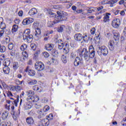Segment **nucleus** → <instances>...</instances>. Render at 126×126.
<instances>
[{
    "mask_svg": "<svg viewBox=\"0 0 126 126\" xmlns=\"http://www.w3.org/2000/svg\"><path fill=\"white\" fill-rule=\"evenodd\" d=\"M34 114H35L34 110H32L30 112H29V115H30V116H34Z\"/></svg>",
    "mask_w": 126,
    "mask_h": 126,
    "instance_id": "nucleus-54",
    "label": "nucleus"
},
{
    "mask_svg": "<svg viewBox=\"0 0 126 126\" xmlns=\"http://www.w3.org/2000/svg\"><path fill=\"white\" fill-rule=\"evenodd\" d=\"M51 63H54V64H56L57 63V60L55 59H52L51 60Z\"/></svg>",
    "mask_w": 126,
    "mask_h": 126,
    "instance_id": "nucleus-57",
    "label": "nucleus"
},
{
    "mask_svg": "<svg viewBox=\"0 0 126 126\" xmlns=\"http://www.w3.org/2000/svg\"><path fill=\"white\" fill-rule=\"evenodd\" d=\"M55 45L54 44H49L48 43L45 45V48H54Z\"/></svg>",
    "mask_w": 126,
    "mask_h": 126,
    "instance_id": "nucleus-34",
    "label": "nucleus"
},
{
    "mask_svg": "<svg viewBox=\"0 0 126 126\" xmlns=\"http://www.w3.org/2000/svg\"><path fill=\"white\" fill-rule=\"evenodd\" d=\"M53 31H48L46 33H44V36L47 37V36H49L50 34H53Z\"/></svg>",
    "mask_w": 126,
    "mask_h": 126,
    "instance_id": "nucleus-47",
    "label": "nucleus"
},
{
    "mask_svg": "<svg viewBox=\"0 0 126 126\" xmlns=\"http://www.w3.org/2000/svg\"><path fill=\"white\" fill-rule=\"evenodd\" d=\"M1 113L0 112V116ZM0 126H11L10 123L8 122H4V121H1V118L0 117Z\"/></svg>",
    "mask_w": 126,
    "mask_h": 126,
    "instance_id": "nucleus-18",
    "label": "nucleus"
},
{
    "mask_svg": "<svg viewBox=\"0 0 126 126\" xmlns=\"http://www.w3.org/2000/svg\"><path fill=\"white\" fill-rule=\"evenodd\" d=\"M50 110V106L48 105H45L43 108V111L44 112H48Z\"/></svg>",
    "mask_w": 126,
    "mask_h": 126,
    "instance_id": "nucleus-41",
    "label": "nucleus"
},
{
    "mask_svg": "<svg viewBox=\"0 0 126 126\" xmlns=\"http://www.w3.org/2000/svg\"><path fill=\"white\" fill-rule=\"evenodd\" d=\"M64 29H65V26L64 25H62L58 28L57 31L59 33H62V32H63Z\"/></svg>",
    "mask_w": 126,
    "mask_h": 126,
    "instance_id": "nucleus-23",
    "label": "nucleus"
},
{
    "mask_svg": "<svg viewBox=\"0 0 126 126\" xmlns=\"http://www.w3.org/2000/svg\"><path fill=\"white\" fill-rule=\"evenodd\" d=\"M2 85L3 87V88H4L5 89L7 88V85H6V84H5V83H4V82L2 83Z\"/></svg>",
    "mask_w": 126,
    "mask_h": 126,
    "instance_id": "nucleus-63",
    "label": "nucleus"
},
{
    "mask_svg": "<svg viewBox=\"0 0 126 126\" xmlns=\"http://www.w3.org/2000/svg\"><path fill=\"white\" fill-rule=\"evenodd\" d=\"M13 115V118L15 121H16L17 120V118H18V114H17L16 112H13V113H12Z\"/></svg>",
    "mask_w": 126,
    "mask_h": 126,
    "instance_id": "nucleus-37",
    "label": "nucleus"
},
{
    "mask_svg": "<svg viewBox=\"0 0 126 126\" xmlns=\"http://www.w3.org/2000/svg\"><path fill=\"white\" fill-rule=\"evenodd\" d=\"M10 91H15V86L13 85H10L9 86Z\"/></svg>",
    "mask_w": 126,
    "mask_h": 126,
    "instance_id": "nucleus-46",
    "label": "nucleus"
},
{
    "mask_svg": "<svg viewBox=\"0 0 126 126\" xmlns=\"http://www.w3.org/2000/svg\"><path fill=\"white\" fill-rule=\"evenodd\" d=\"M47 13L50 15V17L56 18V19L53 22L48 21V27H52L54 24H57V23H59V22H61V21L65 20V18H64V17H63V15H61V13L60 12H57V14L58 15L57 16H56V14L52 12L50 9L47 10Z\"/></svg>",
    "mask_w": 126,
    "mask_h": 126,
    "instance_id": "nucleus-1",
    "label": "nucleus"
},
{
    "mask_svg": "<svg viewBox=\"0 0 126 126\" xmlns=\"http://www.w3.org/2000/svg\"><path fill=\"white\" fill-rule=\"evenodd\" d=\"M83 40L84 42H81V44L82 46L85 44L87 42L89 41V37L87 36V34H85L84 36H83Z\"/></svg>",
    "mask_w": 126,
    "mask_h": 126,
    "instance_id": "nucleus-20",
    "label": "nucleus"
},
{
    "mask_svg": "<svg viewBox=\"0 0 126 126\" xmlns=\"http://www.w3.org/2000/svg\"><path fill=\"white\" fill-rule=\"evenodd\" d=\"M33 102H38L40 100V98L37 95L33 96Z\"/></svg>",
    "mask_w": 126,
    "mask_h": 126,
    "instance_id": "nucleus-36",
    "label": "nucleus"
},
{
    "mask_svg": "<svg viewBox=\"0 0 126 126\" xmlns=\"http://www.w3.org/2000/svg\"><path fill=\"white\" fill-rule=\"evenodd\" d=\"M33 26L34 28H38V26H39V24L38 23H34L33 24Z\"/></svg>",
    "mask_w": 126,
    "mask_h": 126,
    "instance_id": "nucleus-59",
    "label": "nucleus"
},
{
    "mask_svg": "<svg viewBox=\"0 0 126 126\" xmlns=\"http://www.w3.org/2000/svg\"><path fill=\"white\" fill-rule=\"evenodd\" d=\"M22 55L23 56V59L25 60L28 58V54H27V52L26 51L22 52Z\"/></svg>",
    "mask_w": 126,
    "mask_h": 126,
    "instance_id": "nucleus-39",
    "label": "nucleus"
},
{
    "mask_svg": "<svg viewBox=\"0 0 126 126\" xmlns=\"http://www.w3.org/2000/svg\"><path fill=\"white\" fill-rule=\"evenodd\" d=\"M121 41L122 43H125V42H126V34H125L124 36H121Z\"/></svg>",
    "mask_w": 126,
    "mask_h": 126,
    "instance_id": "nucleus-35",
    "label": "nucleus"
},
{
    "mask_svg": "<svg viewBox=\"0 0 126 126\" xmlns=\"http://www.w3.org/2000/svg\"><path fill=\"white\" fill-rule=\"evenodd\" d=\"M74 38L77 41H81L82 40V34L81 33H77L74 35Z\"/></svg>",
    "mask_w": 126,
    "mask_h": 126,
    "instance_id": "nucleus-21",
    "label": "nucleus"
},
{
    "mask_svg": "<svg viewBox=\"0 0 126 126\" xmlns=\"http://www.w3.org/2000/svg\"><path fill=\"white\" fill-rule=\"evenodd\" d=\"M42 124H43V125H45V126H48L49 125V121L48 120V119H45L44 120H43Z\"/></svg>",
    "mask_w": 126,
    "mask_h": 126,
    "instance_id": "nucleus-44",
    "label": "nucleus"
},
{
    "mask_svg": "<svg viewBox=\"0 0 126 126\" xmlns=\"http://www.w3.org/2000/svg\"><path fill=\"white\" fill-rule=\"evenodd\" d=\"M18 29V26L17 25H14L12 27L11 32L12 33H15L17 31Z\"/></svg>",
    "mask_w": 126,
    "mask_h": 126,
    "instance_id": "nucleus-26",
    "label": "nucleus"
},
{
    "mask_svg": "<svg viewBox=\"0 0 126 126\" xmlns=\"http://www.w3.org/2000/svg\"><path fill=\"white\" fill-rule=\"evenodd\" d=\"M33 107V104L32 103L27 102L24 105V108L25 110H30Z\"/></svg>",
    "mask_w": 126,
    "mask_h": 126,
    "instance_id": "nucleus-13",
    "label": "nucleus"
},
{
    "mask_svg": "<svg viewBox=\"0 0 126 126\" xmlns=\"http://www.w3.org/2000/svg\"><path fill=\"white\" fill-rule=\"evenodd\" d=\"M43 56L44 57V58H48L49 55V53H48L46 52L43 53Z\"/></svg>",
    "mask_w": 126,
    "mask_h": 126,
    "instance_id": "nucleus-52",
    "label": "nucleus"
},
{
    "mask_svg": "<svg viewBox=\"0 0 126 126\" xmlns=\"http://www.w3.org/2000/svg\"><path fill=\"white\" fill-rule=\"evenodd\" d=\"M41 87L37 85L34 86L32 87L33 90H34V91H37V92H41Z\"/></svg>",
    "mask_w": 126,
    "mask_h": 126,
    "instance_id": "nucleus-24",
    "label": "nucleus"
},
{
    "mask_svg": "<svg viewBox=\"0 0 126 126\" xmlns=\"http://www.w3.org/2000/svg\"><path fill=\"white\" fill-rule=\"evenodd\" d=\"M5 59V56L4 55L2 54L0 56V60L3 61V60H4Z\"/></svg>",
    "mask_w": 126,
    "mask_h": 126,
    "instance_id": "nucleus-58",
    "label": "nucleus"
},
{
    "mask_svg": "<svg viewBox=\"0 0 126 126\" xmlns=\"http://www.w3.org/2000/svg\"><path fill=\"white\" fill-rule=\"evenodd\" d=\"M97 9V8H87L86 10L87 12H84L82 13V14L83 15H87L88 13H92V12H94Z\"/></svg>",
    "mask_w": 126,
    "mask_h": 126,
    "instance_id": "nucleus-9",
    "label": "nucleus"
},
{
    "mask_svg": "<svg viewBox=\"0 0 126 126\" xmlns=\"http://www.w3.org/2000/svg\"><path fill=\"white\" fill-rule=\"evenodd\" d=\"M61 61H62L63 63H67V59L66 58V56L63 55L61 56Z\"/></svg>",
    "mask_w": 126,
    "mask_h": 126,
    "instance_id": "nucleus-25",
    "label": "nucleus"
},
{
    "mask_svg": "<svg viewBox=\"0 0 126 126\" xmlns=\"http://www.w3.org/2000/svg\"><path fill=\"white\" fill-rule=\"evenodd\" d=\"M51 53L53 56H55V55H58L59 52L57 51V50H56V49H53Z\"/></svg>",
    "mask_w": 126,
    "mask_h": 126,
    "instance_id": "nucleus-38",
    "label": "nucleus"
},
{
    "mask_svg": "<svg viewBox=\"0 0 126 126\" xmlns=\"http://www.w3.org/2000/svg\"><path fill=\"white\" fill-rule=\"evenodd\" d=\"M26 72H28L29 75L30 76H34L35 75L36 72L33 69L30 68L29 66L27 67L26 69L25 70Z\"/></svg>",
    "mask_w": 126,
    "mask_h": 126,
    "instance_id": "nucleus-8",
    "label": "nucleus"
},
{
    "mask_svg": "<svg viewBox=\"0 0 126 126\" xmlns=\"http://www.w3.org/2000/svg\"><path fill=\"white\" fill-rule=\"evenodd\" d=\"M10 71V69L8 66H4L3 68V71L5 74H8L9 73V71Z\"/></svg>",
    "mask_w": 126,
    "mask_h": 126,
    "instance_id": "nucleus-22",
    "label": "nucleus"
},
{
    "mask_svg": "<svg viewBox=\"0 0 126 126\" xmlns=\"http://www.w3.org/2000/svg\"><path fill=\"white\" fill-rule=\"evenodd\" d=\"M38 13V10L35 8H32L29 12V15L32 16L33 15H36Z\"/></svg>",
    "mask_w": 126,
    "mask_h": 126,
    "instance_id": "nucleus-15",
    "label": "nucleus"
},
{
    "mask_svg": "<svg viewBox=\"0 0 126 126\" xmlns=\"http://www.w3.org/2000/svg\"><path fill=\"white\" fill-rule=\"evenodd\" d=\"M89 55H88V52L87 51V49L86 48H83V51H82V54L84 53V54L83 55V58H84V60L86 61H89L91 59H93L95 56V51H94V48H89Z\"/></svg>",
    "mask_w": 126,
    "mask_h": 126,
    "instance_id": "nucleus-2",
    "label": "nucleus"
},
{
    "mask_svg": "<svg viewBox=\"0 0 126 126\" xmlns=\"http://www.w3.org/2000/svg\"><path fill=\"white\" fill-rule=\"evenodd\" d=\"M110 15H111V13H106L103 17V22H109L110 21Z\"/></svg>",
    "mask_w": 126,
    "mask_h": 126,
    "instance_id": "nucleus-14",
    "label": "nucleus"
},
{
    "mask_svg": "<svg viewBox=\"0 0 126 126\" xmlns=\"http://www.w3.org/2000/svg\"><path fill=\"white\" fill-rule=\"evenodd\" d=\"M57 45L59 48H67L69 45L66 43H63L62 40H59L57 43Z\"/></svg>",
    "mask_w": 126,
    "mask_h": 126,
    "instance_id": "nucleus-10",
    "label": "nucleus"
},
{
    "mask_svg": "<svg viewBox=\"0 0 126 126\" xmlns=\"http://www.w3.org/2000/svg\"><path fill=\"white\" fill-rule=\"evenodd\" d=\"M0 53H4L5 52V48H0Z\"/></svg>",
    "mask_w": 126,
    "mask_h": 126,
    "instance_id": "nucleus-62",
    "label": "nucleus"
},
{
    "mask_svg": "<svg viewBox=\"0 0 126 126\" xmlns=\"http://www.w3.org/2000/svg\"><path fill=\"white\" fill-rule=\"evenodd\" d=\"M5 108L6 110H8V111H9V110H10V105L5 104Z\"/></svg>",
    "mask_w": 126,
    "mask_h": 126,
    "instance_id": "nucleus-55",
    "label": "nucleus"
},
{
    "mask_svg": "<svg viewBox=\"0 0 126 126\" xmlns=\"http://www.w3.org/2000/svg\"><path fill=\"white\" fill-rule=\"evenodd\" d=\"M37 113V114H38V115L39 116H42V115H43V112H42V109L38 110Z\"/></svg>",
    "mask_w": 126,
    "mask_h": 126,
    "instance_id": "nucleus-61",
    "label": "nucleus"
},
{
    "mask_svg": "<svg viewBox=\"0 0 126 126\" xmlns=\"http://www.w3.org/2000/svg\"><path fill=\"white\" fill-rule=\"evenodd\" d=\"M7 95L8 96V97H14V95H13V94H12V93H11V92L10 91H8L7 92Z\"/></svg>",
    "mask_w": 126,
    "mask_h": 126,
    "instance_id": "nucleus-48",
    "label": "nucleus"
},
{
    "mask_svg": "<svg viewBox=\"0 0 126 126\" xmlns=\"http://www.w3.org/2000/svg\"><path fill=\"white\" fill-rule=\"evenodd\" d=\"M23 82H24V81H20L19 80H16L15 81V83L17 85H21Z\"/></svg>",
    "mask_w": 126,
    "mask_h": 126,
    "instance_id": "nucleus-42",
    "label": "nucleus"
},
{
    "mask_svg": "<svg viewBox=\"0 0 126 126\" xmlns=\"http://www.w3.org/2000/svg\"><path fill=\"white\" fill-rule=\"evenodd\" d=\"M27 102H29V103H32L33 101V95L32 96H29L27 97Z\"/></svg>",
    "mask_w": 126,
    "mask_h": 126,
    "instance_id": "nucleus-30",
    "label": "nucleus"
},
{
    "mask_svg": "<svg viewBox=\"0 0 126 126\" xmlns=\"http://www.w3.org/2000/svg\"><path fill=\"white\" fill-rule=\"evenodd\" d=\"M120 25H121V21L119 19L116 18L112 21V26H113L114 28H119Z\"/></svg>",
    "mask_w": 126,
    "mask_h": 126,
    "instance_id": "nucleus-4",
    "label": "nucleus"
},
{
    "mask_svg": "<svg viewBox=\"0 0 126 126\" xmlns=\"http://www.w3.org/2000/svg\"><path fill=\"white\" fill-rule=\"evenodd\" d=\"M121 124L123 126H126V117L122 120Z\"/></svg>",
    "mask_w": 126,
    "mask_h": 126,
    "instance_id": "nucleus-40",
    "label": "nucleus"
},
{
    "mask_svg": "<svg viewBox=\"0 0 126 126\" xmlns=\"http://www.w3.org/2000/svg\"><path fill=\"white\" fill-rule=\"evenodd\" d=\"M26 122L28 125H34V119L32 117L27 118Z\"/></svg>",
    "mask_w": 126,
    "mask_h": 126,
    "instance_id": "nucleus-17",
    "label": "nucleus"
},
{
    "mask_svg": "<svg viewBox=\"0 0 126 126\" xmlns=\"http://www.w3.org/2000/svg\"><path fill=\"white\" fill-rule=\"evenodd\" d=\"M114 34V38L115 42H118L120 40V33L117 31H114L113 32Z\"/></svg>",
    "mask_w": 126,
    "mask_h": 126,
    "instance_id": "nucleus-12",
    "label": "nucleus"
},
{
    "mask_svg": "<svg viewBox=\"0 0 126 126\" xmlns=\"http://www.w3.org/2000/svg\"><path fill=\"white\" fill-rule=\"evenodd\" d=\"M8 115H9V113L8 111H4L1 114V119L3 121H4L8 118Z\"/></svg>",
    "mask_w": 126,
    "mask_h": 126,
    "instance_id": "nucleus-16",
    "label": "nucleus"
},
{
    "mask_svg": "<svg viewBox=\"0 0 126 126\" xmlns=\"http://www.w3.org/2000/svg\"><path fill=\"white\" fill-rule=\"evenodd\" d=\"M75 29L76 31H79V29H80V25L76 24L75 27Z\"/></svg>",
    "mask_w": 126,
    "mask_h": 126,
    "instance_id": "nucleus-49",
    "label": "nucleus"
},
{
    "mask_svg": "<svg viewBox=\"0 0 126 126\" xmlns=\"http://www.w3.org/2000/svg\"><path fill=\"white\" fill-rule=\"evenodd\" d=\"M95 32H96V29L95 28H92L91 30V33L92 35H94V34H95Z\"/></svg>",
    "mask_w": 126,
    "mask_h": 126,
    "instance_id": "nucleus-50",
    "label": "nucleus"
},
{
    "mask_svg": "<svg viewBox=\"0 0 126 126\" xmlns=\"http://www.w3.org/2000/svg\"><path fill=\"white\" fill-rule=\"evenodd\" d=\"M23 38L28 43H31L33 41V35L30 33V29H27L24 31Z\"/></svg>",
    "mask_w": 126,
    "mask_h": 126,
    "instance_id": "nucleus-3",
    "label": "nucleus"
},
{
    "mask_svg": "<svg viewBox=\"0 0 126 126\" xmlns=\"http://www.w3.org/2000/svg\"><path fill=\"white\" fill-rule=\"evenodd\" d=\"M28 84L29 85H35V84H37V80H32L31 81H28Z\"/></svg>",
    "mask_w": 126,
    "mask_h": 126,
    "instance_id": "nucleus-27",
    "label": "nucleus"
},
{
    "mask_svg": "<svg viewBox=\"0 0 126 126\" xmlns=\"http://www.w3.org/2000/svg\"><path fill=\"white\" fill-rule=\"evenodd\" d=\"M28 97H29V96H33L34 95V93L32 91H28L26 92Z\"/></svg>",
    "mask_w": 126,
    "mask_h": 126,
    "instance_id": "nucleus-29",
    "label": "nucleus"
},
{
    "mask_svg": "<svg viewBox=\"0 0 126 126\" xmlns=\"http://www.w3.org/2000/svg\"><path fill=\"white\" fill-rule=\"evenodd\" d=\"M3 65L4 66H8L9 64H10V62L8 60H5L3 63Z\"/></svg>",
    "mask_w": 126,
    "mask_h": 126,
    "instance_id": "nucleus-33",
    "label": "nucleus"
},
{
    "mask_svg": "<svg viewBox=\"0 0 126 126\" xmlns=\"http://www.w3.org/2000/svg\"><path fill=\"white\" fill-rule=\"evenodd\" d=\"M34 107L36 108V109H40L42 106H41V105H40L39 103H36Z\"/></svg>",
    "mask_w": 126,
    "mask_h": 126,
    "instance_id": "nucleus-53",
    "label": "nucleus"
},
{
    "mask_svg": "<svg viewBox=\"0 0 126 126\" xmlns=\"http://www.w3.org/2000/svg\"><path fill=\"white\" fill-rule=\"evenodd\" d=\"M74 65L75 66H78V65L81 66V65H83V61L80 59L79 57H77L74 62Z\"/></svg>",
    "mask_w": 126,
    "mask_h": 126,
    "instance_id": "nucleus-6",
    "label": "nucleus"
},
{
    "mask_svg": "<svg viewBox=\"0 0 126 126\" xmlns=\"http://www.w3.org/2000/svg\"><path fill=\"white\" fill-rule=\"evenodd\" d=\"M118 42L116 41L115 40H110L109 43H108V45L109 46L111 47H116V46H117V45H118Z\"/></svg>",
    "mask_w": 126,
    "mask_h": 126,
    "instance_id": "nucleus-19",
    "label": "nucleus"
},
{
    "mask_svg": "<svg viewBox=\"0 0 126 126\" xmlns=\"http://www.w3.org/2000/svg\"><path fill=\"white\" fill-rule=\"evenodd\" d=\"M21 90V87L19 86H15V91L16 92H19Z\"/></svg>",
    "mask_w": 126,
    "mask_h": 126,
    "instance_id": "nucleus-45",
    "label": "nucleus"
},
{
    "mask_svg": "<svg viewBox=\"0 0 126 126\" xmlns=\"http://www.w3.org/2000/svg\"><path fill=\"white\" fill-rule=\"evenodd\" d=\"M101 54L103 55V56H107V54L108 53V48H99L97 51V53H101Z\"/></svg>",
    "mask_w": 126,
    "mask_h": 126,
    "instance_id": "nucleus-11",
    "label": "nucleus"
},
{
    "mask_svg": "<svg viewBox=\"0 0 126 126\" xmlns=\"http://www.w3.org/2000/svg\"><path fill=\"white\" fill-rule=\"evenodd\" d=\"M63 52L64 54H68L69 52V48H65L63 49Z\"/></svg>",
    "mask_w": 126,
    "mask_h": 126,
    "instance_id": "nucleus-43",
    "label": "nucleus"
},
{
    "mask_svg": "<svg viewBox=\"0 0 126 126\" xmlns=\"http://www.w3.org/2000/svg\"><path fill=\"white\" fill-rule=\"evenodd\" d=\"M40 53V51H38L37 52H36L35 54H34V57H33L34 60H37L38 59V54Z\"/></svg>",
    "mask_w": 126,
    "mask_h": 126,
    "instance_id": "nucleus-51",
    "label": "nucleus"
},
{
    "mask_svg": "<svg viewBox=\"0 0 126 126\" xmlns=\"http://www.w3.org/2000/svg\"><path fill=\"white\" fill-rule=\"evenodd\" d=\"M119 0H111L110 1V3H112V4H114V3H116V2H118V1Z\"/></svg>",
    "mask_w": 126,
    "mask_h": 126,
    "instance_id": "nucleus-60",
    "label": "nucleus"
},
{
    "mask_svg": "<svg viewBox=\"0 0 126 126\" xmlns=\"http://www.w3.org/2000/svg\"><path fill=\"white\" fill-rule=\"evenodd\" d=\"M41 34V30H40L39 28H37L35 30V37H39V35H40Z\"/></svg>",
    "mask_w": 126,
    "mask_h": 126,
    "instance_id": "nucleus-28",
    "label": "nucleus"
},
{
    "mask_svg": "<svg viewBox=\"0 0 126 126\" xmlns=\"http://www.w3.org/2000/svg\"><path fill=\"white\" fill-rule=\"evenodd\" d=\"M107 0H103L101 2V4L104 5V4H107Z\"/></svg>",
    "mask_w": 126,
    "mask_h": 126,
    "instance_id": "nucleus-64",
    "label": "nucleus"
},
{
    "mask_svg": "<svg viewBox=\"0 0 126 126\" xmlns=\"http://www.w3.org/2000/svg\"><path fill=\"white\" fill-rule=\"evenodd\" d=\"M19 65L17 63H14L13 64V68L14 70H16L18 68Z\"/></svg>",
    "mask_w": 126,
    "mask_h": 126,
    "instance_id": "nucleus-32",
    "label": "nucleus"
},
{
    "mask_svg": "<svg viewBox=\"0 0 126 126\" xmlns=\"http://www.w3.org/2000/svg\"><path fill=\"white\" fill-rule=\"evenodd\" d=\"M35 68L37 70L41 71L44 69V64L41 62H37L35 63Z\"/></svg>",
    "mask_w": 126,
    "mask_h": 126,
    "instance_id": "nucleus-5",
    "label": "nucleus"
},
{
    "mask_svg": "<svg viewBox=\"0 0 126 126\" xmlns=\"http://www.w3.org/2000/svg\"><path fill=\"white\" fill-rule=\"evenodd\" d=\"M34 22V19L32 18H28L23 20L22 22V24L23 25H29V24H31V23H32Z\"/></svg>",
    "mask_w": 126,
    "mask_h": 126,
    "instance_id": "nucleus-7",
    "label": "nucleus"
},
{
    "mask_svg": "<svg viewBox=\"0 0 126 126\" xmlns=\"http://www.w3.org/2000/svg\"><path fill=\"white\" fill-rule=\"evenodd\" d=\"M0 28L2 30L6 29V24H5L4 23H2L0 25Z\"/></svg>",
    "mask_w": 126,
    "mask_h": 126,
    "instance_id": "nucleus-31",
    "label": "nucleus"
},
{
    "mask_svg": "<svg viewBox=\"0 0 126 126\" xmlns=\"http://www.w3.org/2000/svg\"><path fill=\"white\" fill-rule=\"evenodd\" d=\"M82 9H79V10H77L76 11H75L74 12V13L76 14H78V13H81V12H82Z\"/></svg>",
    "mask_w": 126,
    "mask_h": 126,
    "instance_id": "nucleus-56",
    "label": "nucleus"
}]
</instances>
